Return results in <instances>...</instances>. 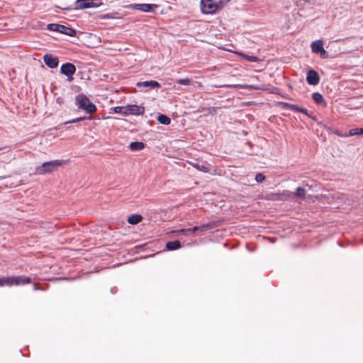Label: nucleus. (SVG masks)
Instances as JSON below:
<instances>
[{
	"label": "nucleus",
	"mask_w": 363,
	"mask_h": 363,
	"mask_svg": "<svg viewBox=\"0 0 363 363\" xmlns=\"http://www.w3.org/2000/svg\"><path fill=\"white\" fill-rule=\"evenodd\" d=\"M76 106L86 113L91 114L96 111V106L90 99L84 94H79L75 97Z\"/></svg>",
	"instance_id": "obj_1"
},
{
	"label": "nucleus",
	"mask_w": 363,
	"mask_h": 363,
	"mask_svg": "<svg viewBox=\"0 0 363 363\" xmlns=\"http://www.w3.org/2000/svg\"><path fill=\"white\" fill-rule=\"evenodd\" d=\"M31 283V279L24 276L0 277V287L24 285Z\"/></svg>",
	"instance_id": "obj_2"
},
{
	"label": "nucleus",
	"mask_w": 363,
	"mask_h": 363,
	"mask_svg": "<svg viewBox=\"0 0 363 363\" xmlns=\"http://www.w3.org/2000/svg\"><path fill=\"white\" fill-rule=\"evenodd\" d=\"M201 11L204 14H213L223 6V2L220 1L218 3L212 0H201Z\"/></svg>",
	"instance_id": "obj_3"
},
{
	"label": "nucleus",
	"mask_w": 363,
	"mask_h": 363,
	"mask_svg": "<svg viewBox=\"0 0 363 363\" xmlns=\"http://www.w3.org/2000/svg\"><path fill=\"white\" fill-rule=\"evenodd\" d=\"M62 164L63 161L58 160L44 162L42 165L36 167L35 173L38 174L50 173L56 169L58 167L61 166Z\"/></svg>",
	"instance_id": "obj_4"
},
{
	"label": "nucleus",
	"mask_w": 363,
	"mask_h": 363,
	"mask_svg": "<svg viewBox=\"0 0 363 363\" xmlns=\"http://www.w3.org/2000/svg\"><path fill=\"white\" fill-rule=\"evenodd\" d=\"M61 73L67 76L69 82L73 79V74L76 72V67L70 62L63 64L60 68Z\"/></svg>",
	"instance_id": "obj_5"
},
{
	"label": "nucleus",
	"mask_w": 363,
	"mask_h": 363,
	"mask_svg": "<svg viewBox=\"0 0 363 363\" xmlns=\"http://www.w3.org/2000/svg\"><path fill=\"white\" fill-rule=\"evenodd\" d=\"M128 7L143 12H153L159 6L154 4H134L129 5Z\"/></svg>",
	"instance_id": "obj_6"
},
{
	"label": "nucleus",
	"mask_w": 363,
	"mask_h": 363,
	"mask_svg": "<svg viewBox=\"0 0 363 363\" xmlns=\"http://www.w3.org/2000/svg\"><path fill=\"white\" fill-rule=\"evenodd\" d=\"M306 82L310 85L315 86L320 82V77L315 70L311 69L307 72Z\"/></svg>",
	"instance_id": "obj_7"
},
{
	"label": "nucleus",
	"mask_w": 363,
	"mask_h": 363,
	"mask_svg": "<svg viewBox=\"0 0 363 363\" xmlns=\"http://www.w3.org/2000/svg\"><path fill=\"white\" fill-rule=\"evenodd\" d=\"M291 194L289 191H284L281 194H271L268 196V199L273 201H286L289 200Z\"/></svg>",
	"instance_id": "obj_8"
},
{
	"label": "nucleus",
	"mask_w": 363,
	"mask_h": 363,
	"mask_svg": "<svg viewBox=\"0 0 363 363\" xmlns=\"http://www.w3.org/2000/svg\"><path fill=\"white\" fill-rule=\"evenodd\" d=\"M219 226V222L218 221H211L208 223L203 224L200 226H195L193 228L194 231H201L204 232L208 230L213 229L215 228H217Z\"/></svg>",
	"instance_id": "obj_9"
},
{
	"label": "nucleus",
	"mask_w": 363,
	"mask_h": 363,
	"mask_svg": "<svg viewBox=\"0 0 363 363\" xmlns=\"http://www.w3.org/2000/svg\"><path fill=\"white\" fill-rule=\"evenodd\" d=\"M98 4L94 1H89V0H77L75 2V8L77 9H83L87 8L97 7Z\"/></svg>",
	"instance_id": "obj_10"
},
{
	"label": "nucleus",
	"mask_w": 363,
	"mask_h": 363,
	"mask_svg": "<svg viewBox=\"0 0 363 363\" xmlns=\"http://www.w3.org/2000/svg\"><path fill=\"white\" fill-rule=\"evenodd\" d=\"M145 110V107L143 106H138L135 104L128 105V115H143Z\"/></svg>",
	"instance_id": "obj_11"
},
{
	"label": "nucleus",
	"mask_w": 363,
	"mask_h": 363,
	"mask_svg": "<svg viewBox=\"0 0 363 363\" xmlns=\"http://www.w3.org/2000/svg\"><path fill=\"white\" fill-rule=\"evenodd\" d=\"M43 60L45 64L50 67V68H55L58 66L59 60L58 58L56 57H53L51 55H45L43 56Z\"/></svg>",
	"instance_id": "obj_12"
},
{
	"label": "nucleus",
	"mask_w": 363,
	"mask_h": 363,
	"mask_svg": "<svg viewBox=\"0 0 363 363\" xmlns=\"http://www.w3.org/2000/svg\"><path fill=\"white\" fill-rule=\"evenodd\" d=\"M284 107L294 112H300L306 116H308V111L306 108L298 106L295 104L284 103Z\"/></svg>",
	"instance_id": "obj_13"
},
{
	"label": "nucleus",
	"mask_w": 363,
	"mask_h": 363,
	"mask_svg": "<svg viewBox=\"0 0 363 363\" xmlns=\"http://www.w3.org/2000/svg\"><path fill=\"white\" fill-rule=\"evenodd\" d=\"M306 190L302 188V187H298L296 189V192L295 193H292L291 192V194H292L291 196V200H295L296 199H305V196H306Z\"/></svg>",
	"instance_id": "obj_14"
},
{
	"label": "nucleus",
	"mask_w": 363,
	"mask_h": 363,
	"mask_svg": "<svg viewBox=\"0 0 363 363\" xmlns=\"http://www.w3.org/2000/svg\"><path fill=\"white\" fill-rule=\"evenodd\" d=\"M136 85L138 87L150 86L151 88H160L161 86L160 84L156 81H145L138 82Z\"/></svg>",
	"instance_id": "obj_15"
},
{
	"label": "nucleus",
	"mask_w": 363,
	"mask_h": 363,
	"mask_svg": "<svg viewBox=\"0 0 363 363\" xmlns=\"http://www.w3.org/2000/svg\"><path fill=\"white\" fill-rule=\"evenodd\" d=\"M59 33L65 34L69 36H75L76 35V30L72 28L67 27L64 25H60V31Z\"/></svg>",
	"instance_id": "obj_16"
},
{
	"label": "nucleus",
	"mask_w": 363,
	"mask_h": 363,
	"mask_svg": "<svg viewBox=\"0 0 363 363\" xmlns=\"http://www.w3.org/2000/svg\"><path fill=\"white\" fill-rule=\"evenodd\" d=\"M311 46L312 52L318 54L323 49V42L321 40H315L311 43Z\"/></svg>",
	"instance_id": "obj_17"
},
{
	"label": "nucleus",
	"mask_w": 363,
	"mask_h": 363,
	"mask_svg": "<svg viewBox=\"0 0 363 363\" xmlns=\"http://www.w3.org/2000/svg\"><path fill=\"white\" fill-rule=\"evenodd\" d=\"M194 167H196L198 170L203 172H209L211 171L210 164L207 162L197 163L195 164Z\"/></svg>",
	"instance_id": "obj_18"
},
{
	"label": "nucleus",
	"mask_w": 363,
	"mask_h": 363,
	"mask_svg": "<svg viewBox=\"0 0 363 363\" xmlns=\"http://www.w3.org/2000/svg\"><path fill=\"white\" fill-rule=\"evenodd\" d=\"M181 247V242L179 240L168 242L166 244V248L168 250H175Z\"/></svg>",
	"instance_id": "obj_19"
},
{
	"label": "nucleus",
	"mask_w": 363,
	"mask_h": 363,
	"mask_svg": "<svg viewBox=\"0 0 363 363\" xmlns=\"http://www.w3.org/2000/svg\"><path fill=\"white\" fill-rule=\"evenodd\" d=\"M129 147L132 151L141 150L145 147V144L142 142H132Z\"/></svg>",
	"instance_id": "obj_20"
},
{
	"label": "nucleus",
	"mask_w": 363,
	"mask_h": 363,
	"mask_svg": "<svg viewBox=\"0 0 363 363\" xmlns=\"http://www.w3.org/2000/svg\"><path fill=\"white\" fill-rule=\"evenodd\" d=\"M113 111L116 113L128 116V105L125 106H116L113 108Z\"/></svg>",
	"instance_id": "obj_21"
},
{
	"label": "nucleus",
	"mask_w": 363,
	"mask_h": 363,
	"mask_svg": "<svg viewBox=\"0 0 363 363\" xmlns=\"http://www.w3.org/2000/svg\"><path fill=\"white\" fill-rule=\"evenodd\" d=\"M142 216L140 215H131L128 218V222L130 224L135 225L139 223L142 220Z\"/></svg>",
	"instance_id": "obj_22"
},
{
	"label": "nucleus",
	"mask_w": 363,
	"mask_h": 363,
	"mask_svg": "<svg viewBox=\"0 0 363 363\" xmlns=\"http://www.w3.org/2000/svg\"><path fill=\"white\" fill-rule=\"evenodd\" d=\"M312 99L318 104H320L324 101L323 95L318 92H315L312 94Z\"/></svg>",
	"instance_id": "obj_23"
},
{
	"label": "nucleus",
	"mask_w": 363,
	"mask_h": 363,
	"mask_svg": "<svg viewBox=\"0 0 363 363\" xmlns=\"http://www.w3.org/2000/svg\"><path fill=\"white\" fill-rule=\"evenodd\" d=\"M239 55H241L243 58H245V60H247L249 62H257L259 61V59L257 57L254 56V55H246L242 52H240Z\"/></svg>",
	"instance_id": "obj_24"
},
{
	"label": "nucleus",
	"mask_w": 363,
	"mask_h": 363,
	"mask_svg": "<svg viewBox=\"0 0 363 363\" xmlns=\"http://www.w3.org/2000/svg\"><path fill=\"white\" fill-rule=\"evenodd\" d=\"M158 121L163 125H169L171 123V119L165 115L161 114L157 118Z\"/></svg>",
	"instance_id": "obj_25"
},
{
	"label": "nucleus",
	"mask_w": 363,
	"mask_h": 363,
	"mask_svg": "<svg viewBox=\"0 0 363 363\" xmlns=\"http://www.w3.org/2000/svg\"><path fill=\"white\" fill-rule=\"evenodd\" d=\"M86 119H89V120H91L92 119V117L90 116H88V117H79V118H74L72 120H70L67 122H65V124H67V123H77V122H79V121H84V120H86Z\"/></svg>",
	"instance_id": "obj_26"
},
{
	"label": "nucleus",
	"mask_w": 363,
	"mask_h": 363,
	"mask_svg": "<svg viewBox=\"0 0 363 363\" xmlns=\"http://www.w3.org/2000/svg\"><path fill=\"white\" fill-rule=\"evenodd\" d=\"M60 24H57V23H50L47 26V28L48 30H52V31H57L59 32L60 31Z\"/></svg>",
	"instance_id": "obj_27"
},
{
	"label": "nucleus",
	"mask_w": 363,
	"mask_h": 363,
	"mask_svg": "<svg viewBox=\"0 0 363 363\" xmlns=\"http://www.w3.org/2000/svg\"><path fill=\"white\" fill-rule=\"evenodd\" d=\"M177 83L181 85L189 86L191 84V79L189 78L179 79Z\"/></svg>",
	"instance_id": "obj_28"
},
{
	"label": "nucleus",
	"mask_w": 363,
	"mask_h": 363,
	"mask_svg": "<svg viewBox=\"0 0 363 363\" xmlns=\"http://www.w3.org/2000/svg\"><path fill=\"white\" fill-rule=\"evenodd\" d=\"M359 129L360 128H352V129L350 130L348 135L349 136H353V135H361Z\"/></svg>",
	"instance_id": "obj_29"
},
{
	"label": "nucleus",
	"mask_w": 363,
	"mask_h": 363,
	"mask_svg": "<svg viewBox=\"0 0 363 363\" xmlns=\"http://www.w3.org/2000/svg\"><path fill=\"white\" fill-rule=\"evenodd\" d=\"M238 86L244 87L243 86L240 85V84H238V85L223 84V85L216 86V87H218V88H236Z\"/></svg>",
	"instance_id": "obj_30"
},
{
	"label": "nucleus",
	"mask_w": 363,
	"mask_h": 363,
	"mask_svg": "<svg viewBox=\"0 0 363 363\" xmlns=\"http://www.w3.org/2000/svg\"><path fill=\"white\" fill-rule=\"evenodd\" d=\"M265 179V176L262 173L257 174L255 177V180L258 182H262Z\"/></svg>",
	"instance_id": "obj_31"
},
{
	"label": "nucleus",
	"mask_w": 363,
	"mask_h": 363,
	"mask_svg": "<svg viewBox=\"0 0 363 363\" xmlns=\"http://www.w3.org/2000/svg\"><path fill=\"white\" fill-rule=\"evenodd\" d=\"M172 233L176 234V235H185V230L184 229H179L172 231Z\"/></svg>",
	"instance_id": "obj_32"
},
{
	"label": "nucleus",
	"mask_w": 363,
	"mask_h": 363,
	"mask_svg": "<svg viewBox=\"0 0 363 363\" xmlns=\"http://www.w3.org/2000/svg\"><path fill=\"white\" fill-rule=\"evenodd\" d=\"M322 58H326L328 57V52L325 49H322L320 52H318Z\"/></svg>",
	"instance_id": "obj_33"
},
{
	"label": "nucleus",
	"mask_w": 363,
	"mask_h": 363,
	"mask_svg": "<svg viewBox=\"0 0 363 363\" xmlns=\"http://www.w3.org/2000/svg\"><path fill=\"white\" fill-rule=\"evenodd\" d=\"M185 230V235L188 233H195L196 231H194L193 230V228H186V229H184Z\"/></svg>",
	"instance_id": "obj_34"
},
{
	"label": "nucleus",
	"mask_w": 363,
	"mask_h": 363,
	"mask_svg": "<svg viewBox=\"0 0 363 363\" xmlns=\"http://www.w3.org/2000/svg\"><path fill=\"white\" fill-rule=\"evenodd\" d=\"M359 131H360V133H361V135H363V128H361L359 129Z\"/></svg>",
	"instance_id": "obj_35"
},
{
	"label": "nucleus",
	"mask_w": 363,
	"mask_h": 363,
	"mask_svg": "<svg viewBox=\"0 0 363 363\" xmlns=\"http://www.w3.org/2000/svg\"><path fill=\"white\" fill-rule=\"evenodd\" d=\"M34 289L35 290L38 289V287H37L36 284L34 286Z\"/></svg>",
	"instance_id": "obj_36"
},
{
	"label": "nucleus",
	"mask_w": 363,
	"mask_h": 363,
	"mask_svg": "<svg viewBox=\"0 0 363 363\" xmlns=\"http://www.w3.org/2000/svg\"><path fill=\"white\" fill-rule=\"evenodd\" d=\"M89 1H94V0H89Z\"/></svg>",
	"instance_id": "obj_37"
}]
</instances>
